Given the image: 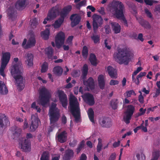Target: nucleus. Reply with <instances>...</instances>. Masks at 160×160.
<instances>
[{
  "label": "nucleus",
  "mask_w": 160,
  "mask_h": 160,
  "mask_svg": "<svg viewBox=\"0 0 160 160\" xmlns=\"http://www.w3.org/2000/svg\"><path fill=\"white\" fill-rule=\"evenodd\" d=\"M22 65L21 62L14 65L12 67L11 73L15 80V85L17 87V88L19 91H21L25 87V82L21 75Z\"/></svg>",
  "instance_id": "obj_1"
},
{
  "label": "nucleus",
  "mask_w": 160,
  "mask_h": 160,
  "mask_svg": "<svg viewBox=\"0 0 160 160\" xmlns=\"http://www.w3.org/2000/svg\"><path fill=\"white\" fill-rule=\"evenodd\" d=\"M113 57L115 60L120 64L128 65L131 59L130 52L126 48H119L114 53Z\"/></svg>",
  "instance_id": "obj_2"
},
{
  "label": "nucleus",
  "mask_w": 160,
  "mask_h": 160,
  "mask_svg": "<svg viewBox=\"0 0 160 160\" xmlns=\"http://www.w3.org/2000/svg\"><path fill=\"white\" fill-rule=\"evenodd\" d=\"M70 111L75 118V121L78 122L80 118V110L79 104L77 99L74 97H71L69 99Z\"/></svg>",
  "instance_id": "obj_3"
},
{
  "label": "nucleus",
  "mask_w": 160,
  "mask_h": 160,
  "mask_svg": "<svg viewBox=\"0 0 160 160\" xmlns=\"http://www.w3.org/2000/svg\"><path fill=\"white\" fill-rule=\"evenodd\" d=\"M88 66L87 64H85L83 67L81 78L83 79V84L87 87V88L91 90H92L95 88L94 82L93 78L90 77L87 81H85V80L88 74Z\"/></svg>",
  "instance_id": "obj_4"
},
{
  "label": "nucleus",
  "mask_w": 160,
  "mask_h": 160,
  "mask_svg": "<svg viewBox=\"0 0 160 160\" xmlns=\"http://www.w3.org/2000/svg\"><path fill=\"white\" fill-rule=\"evenodd\" d=\"M51 94L49 90L45 87L40 90L39 100L41 105L44 106L49 102Z\"/></svg>",
  "instance_id": "obj_5"
},
{
  "label": "nucleus",
  "mask_w": 160,
  "mask_h": 160,
  "mask_svg": "<svg viewBox=\"0 0 160 160\" xmlns=\"http://www.w3.org/2000/svg\"><path fill=\"white\" fill-rule=\"evenodd\" d=\"M113 8L115 11L116 16L117 18L122 19L124 25L127 27V22L124 17L123 12L124 9L123 4L120 2L117 5L116 7L114 8Z\"/></svg>",
  "instance_id": "obj_6"
},
{
  "label": "nucleus",
  "mask_w": 160,
  "mask_h": 160,
  "mask_svg": "<svg viewBox=\"0 0 160 160\" xmlns=\"http://www.w3.org/2000/svg\"><path fill=\"white\" fill-rule=\"evenodd\" d=\"M10 58V54L9 52H5L3 54L2 61L0 67V75L4 77L5 75L4 73V69L8 64Z\"/></svg>",
  "instance_id": "obj_7"
},
{
  "label": "nucleus",
  "mask_w": 160,
  "mask_h": 160,
  "mask_svg": "<svg viewBox=\"0 0 160 160\" xmlns=\"http://www.w3.org/2000/svg\"><path fill=\"white\" fill-rule=\"evenodd\" d=\"M92 26L94 32L96 33L99 27H101L103 23L102 18L97 14H95L92 16Z\"/></svg>",
  "instance_id": "obj_8"
},
{
  "label": "nucleus",
  "mask_w": 160,
  "mask_h": 160,
  "mask_svg": "<svg viewBox=\"0 0 160 160\" xmlns=\"http://www.w3.org/2000/svg\"><path fill=\"white\" fill-rule=\"evenodd\" d=\"M58 95L60 102L62 106L65 109H67L68 105V98L66 94L63 91L58 90L57 92Z\"/></svg>",
  "instance_id": "obj_9"
},
{
  "label": "nucleus",
  "mask_w": 160,
  "mask_h": 160,
  "mask_svg": "<svg viewBox=\"0 0 160 160\" xmlns=\"http://www.w3.org/2000/svg\"><path fill=\"white\" fill-rule=\"evenodd\" d=\"M27 42V39L24 38L22 44V47L25 49H27L34 46L36 43L35 38L34 36H32L30 37L26 44Z\"/></svg>",
  "instance_id": "obj_10"
},
{
  "label": "nucleus",
  "mask_w": 160,
  "mask_h": 160,
  "mask_svg": "<svg viewBox=\"0 0 160 160\" xmlns=\"http://www.w3.org/2000/svg\"><path fill=\"white\" fill-rule=\"evenodd\" d=\"M65 35L63 32H59L55 37L56 45L58 48H59L64 43Z\"/></svg>",
  "instance_id": "obj_11"
},
{
  "label": "nucleus",
  "mask_w": 160,
  "mask_h": 160,
  "mask_svg": "<svg viewBox=\"0 0 160 160\" xmlns=\"http://www.w3.org/2000/svg\"><path fill=\"white\" fill-rule=\"evenodd\" d=\"M50 124L54 125L58 121L60 115L59 111L49 112Z\"/></svg>",
  "instance_id": "obj_12"
},
{
  "label": "nucleus",
  "mask_w": 160,
  "mask_h": 160,
  "mask_svg": "<svg viewBox=\"0 0 160 160\" xmlns=\"http://www.w3.org/2000/svg\"><path fill=\"white\" fill-rule=\"evenodd\" d=\"M84 102L89 106H92L95 104V100L92 95L90 93H84L82 95Z\"/></svg>",
  "instance_id": "obj_13"
},
{
  "label": "nucleus",
  "mask_w": 160,
  "mask_h": 160,
  "mask_svg": "<svg viewBox=\"0 0 160 160\" xmlns=\"http://www.w3.org/2000/svg\"><path fill=\"white\" fill-rule=\"evenodd\" d=\"M31 123L30 125L29 130L31 132H34L38 128V122H40L38 118L34 115L31 116Z\"/></svg>",
  "instance_id": "obj_14"
},
{
  "label": "nucleus",
  "mask_w": 160,
  "mask_h": 160,
  "mask_svg": "<svg viewBox=\"0 0 160 160\" xmlns=\"http://www.w3.org/2000/svg\"><path fill=\"white\" fill-rule=\"evenodd\" d=\"M21 149L22 151L26 152H29L31 150V142L29 140L24 139L21 143Z\"/></svg>",
  "instance_id": "obj_15"
},
{
  "label": "nucleus",
  "mask_w": 160,
  "mask_h": 160,
  "mask_svg": "<svg viewBox=\"0 0 160 160\" xmlns=\"http://www.w3.org/2000/svg\"><path fill=\"white\" fill-rule=\"evenodd\" d=\"M99 123L102 127L109 128L112 126L111 119L108 118L103 117L99 119Z\"/></svg>",
  "instance_id": "obj_16"
},
{
  "label": "nucleus",
  "mask_w": 160,
  "mask_h": 160,
  "mask_svg": "<svg viewBox=\"0 0 160 160\" xmlns=\"http://www.w3.org/2000/svg\"><path fill=\"white\" fill-rule=\"evenodd\" d=\"M59 10V5H57L49 11L47 16L51 20L54 19L56 17Z\"/></svg>",
  "instance_id": "obj_17"
},
{
  "label": "nucleus",
  "mask_w": 160,
  "mask_h": 160,
  "mask_svg": "<svg viewBox=\"0 0 160 160\" xmlns=\"http://www.w3.org/2000/svg\"><path fill=\"white\" fill-rule=\"evenodd\" d=\"M72 8V6L71 5L64 7L60 12V17L64 19L71 11Z\"/></svg>",
  "instance_id": "obj_18"
},
{
  "label": "nucleus",
  "mask_w": 160,
  "mask_h": 160,
  "mask_svg": "<svg viewBox=\"0 0 160 160\" xmlns=\"http://www.w3.org/2000/svg\"><path fill=\"white\" fill-rule=\"evenodd\" d=\"M81 19L80 17L77 14L72 15L70 17L72 27H74L77 25L80 22Z\"/></svg>",
  "instance_id": "obj_19"
},
{
  "label": "nucleus",
  "mask_w": 160,
  "mask_h": 160,
  "mask_svg": "<svg viewBox=\"0 0 160 160\" xmlns=\"http://www.w3.org/2000/svg\"><path fill=\"white\" fill-rule=\"evenodd\" d=\"M26 0H18L15 5V8L18 10H22L26 7Z\"/></svg>",
  "instance_id": "obj_20"
},
{
  "label": "nucleus",
  "mask_w": 160,
  "mask_h": 160,
  "mask_svg": "<svg viewBox=\"0 0 160 160\" xmlns=\"http://www.w3.org/2000/svg\"><path fill=\"white\" fill-rule=\"evenodd\" d=\"M57 138L58 142H60L61 143L65 142L67 140V132L65 131L62 132L58 135Z\"/></svg>",
  "instance_id": "obj_21"
},
{
  "label": "nucleus",
  "mask_w": 160,
  "mask_h": 160,
  "mask_svg": "<svg viewBox=\"0 0 160 160\" xmlns=\"http://www.w3.org/2000/svg\"><path fill=\"white\" fill-rule=\"evenodd\" d=\"M9 122L8 117L4 114L0 113V127L2 128L7 125Z\"/></svg>",
  "instance_id": "obj_22"
},
{
  "label": "nucleus",
  "mask_w": 160,
  "mask_h": 160,
  "mask_svg": "<svg viewBox=\"0 0 160 160\" xmlns=\"http://www.w3.org/2000/svg\"><path fill=\"white\" fill-rule=\"evenodd\" d=\"M74 156L73 151L68 149L66 151L63 157V160H70Z\"/></svg>",
  "instance_id": "obj_23"
},
{
  "label": "nucleus",
  "mask_w": 160,
  "mask_h": 160,
  "mask_svg": "<svg viewBox=\"0 0 160 160\" xmlns=\"http://www.w3.org/2000/svg\"><path fill=\"white\" fill-rule=\"evenodd\" d=\"M107 71L109 75L112 78L115 79L117 78L116 71L112 67L108 66L107 68Z\"/></svg>",
  "instance_id": "obj_24"
},
{
  "label": "nucleus",
  "mask_w": 160,
  "mask_h": 160,
  "mask_svg": "<svg viewBox=\"0 0 160 160\" xmlns=\"http://www.w3.org/2000/svg\"><path fill=\"white\" fill-rule=\"evenodd\" d=\"M26 55L25 58L26 59V62L27 65L30 67L32 66L33 65V55L31 53H28Z\"/></svg>",
  "instance_id": "obj_25"
},
{
  "label": "nucleus",
  "mask_w": 160,
  "mask_h": 160,
  "mask_svg": "<svg viewBox=\"0 0 160 160\" xmlns=\"http://www.w3.org/2000/svg\"><path fill=\"white\" fill-rule=\"evenodd\" d=\"M98 80L100 88L102 90L104 89L105 86V81L104 75L102 74L99 75L98 77Z\"/></svg>",
  "instance_id": "obj_26"
},
{
  "label": "nucleus",
  "mask_w": 160,
  "mask_h": 160,
  "mask_svg": "<svg viewBox=\"0 0 160 160\" xmlns=\"http://www.w3.org/2000/svg\"><path fill=\"white\" fill-rule=\"evenodd\" d=\"M16 12L12 7H9L8 10V15L9 18L13 20L16 17Z\"/></svg>",
  "instance_id": "obj_27"
},
{
  "label": "nucleus",
  "mask_w": 160,
  "mask_h": 160,
  "mask_svg": "<svg viewBox=\"0 0 160 160\" xmlns=\"http://www.w3.org/2000/svg\"><path fill=\"white\" fill-rule=\"evenodd\" d=\"M8 89L4 82L0 81V93L3 95H5L8 93Z\"/></svg>",
  "instance_id": "obj_28"
},
{
  "label": "nucleus",
  "mask_w": 160,
  "mask_h": 160,
  "mask_svg": "<svg viewBox=\"0 0 160 160\" xmlns=\"http://www.w3.org/2000/svg\"><path fill=\"white\" fill-rule=\"evenodd\" d=\"M11 130L13 134L15 137H18L21 132V129L16 126H13L11 128Z\"/></svg>",
  "instance_id": "obj_29"
},
{
  "label": "nucleus",
  "mask_w": 160,
  "mask_h": 160,
  "mask_svg": "<svg viewBox=\"0 0 160 160\" xmlns=\"http://www.w3.org/2000/svg\"><path fill=\"white\" fill-rule=\"evenodd\" d=\"M113 30L114 33L116 34L120 32L121 26L116 22H112L111 23Z\"/></svg>",
  "instance_id": "obj_30"
},
{
  "label": "nucleus",
  "mask_w": 160,
  "mask_h": 160,
  "mask_svg": "<svg viewBox=\"0 0 160 160\" xmlns=\"http://www.w3.org/2000/svg\"><path fill=\"white\" fill-rule=\"evenodd\" d=\"M64 19L60 17V18L55 21L54 23L52 24V26L55 28H59L63 22Z\"/></svg>",
  "instance_id": "obj_31"
},
{
  "label": "nucleus",
  "mask_w": 160,
  "mask_h": 160,
  "mask_svg": "<svg viewBox=\"0 0 160 160\" xmlns=\"http://www.w3.org/2000/svg\"><path fill=\"white\" fill-rule=\"evenodd\" d=\"M140 24L144 28L146 29H150L151 25L149 22L144 19L141 20L139 21Z\"/></svg>",
  "instance_id": "obj_32"
},
{
  "label": "nucleus",
  "mask_w": 160,
  "mask_h": 160,
  "mask_svg": "<svg viewBox=\"0 0 160 160\" xmlns=\"http://www.w3.org/2000/svg\"><path fill=\"white\" fill-rule=\"evenodd\" d=\"M63 71L62 68L59 66H55L53 69V72L54 73L58 76H60L62 75Z\"/></svg>",
  "instance_id": "obj_33"
},
{
  "label": "nucleus",
  "mask_w": 160,
  "mask_h": 160,
  "mask_svg": "<svg viewBox=\"0 0 160 160\" xmlns=\"http://www.w3.org/2000/svg\"><path fill=\"white\" fill-rule=\"evenodd\" d=\"M49 34V30L48 28H46L44 31L41 32V35L44 40H47L48 39Z\"/></svg>",
  "instance_id": "obj_34"
},
{
  "label": "nucleus",
  "mask_w": 160,
  "mask_h": 160,
  "mask_svg": "<svg viewBox=\"0 0 160 160\" xmlns=\"http://www.w3.org/2000/svg\"><path fill=\"white\" fill-rule=\"evenodd\" d=\"M91 38L95 44H98L100 43V37L99 35L93 34L91 36Z\"/></svg>",
  "instance_id": "obj_35"
},
{
  "label": "nucleus",
  "mask_w": 160,
  "mask_h": 160,
  "mask_svg": "<svg viewBox=\"0 0 160 160\" xmlns=\"http://www.w3.org/2000/svg\"><path fill=\"white\" fill-rule=\"evenodd\" d=\"M97 58L95 54H91L89 58V61L91 64L93 66H96L97 64Z\"/></svg>",
  "instance_id": "obj_36"
},
{
  "label": "nucleus",
  "mask_w": 160,
  "mask_h": 160,
  "mask_svg": "<svg viewBox=\"0 0 160 160\" xmlns=\"http://www.w3.org/2000/svg\"><path fill=\"white\" fill-rule=\"evenodd\" d=\"M88 114L90 121L94 123V112L92 108H90L88 110Z\"/></svg>",
  "instance_id": "obj_37"
},
{
  "label": "nucleus",
  "mask_w": 160,
  "mask_h": 160,
  "mask_svg": "<svg viewBox=\"0 0 160 160\" xmlns=\"http://www.w3.org/2000/svg\"><path fill=\"white\" fill-rule=\"evenodd\" d=\"M46 53L49 59H51L52 57L53 50L51 47H48L46 50Z\"/></svg>",
  "instance_id": "obj_38"
},
{
  "label": "nucleus",
  "mask_w": 160,
  "mask_h": 160,
  "mask_svg": "<svg viewBox=\"0 0 160 160\" xmlns=\"http://www.w3.org/2000/svg\"><path fill=\"white\" fill-rule=\"evenodd\" d=\"M135 110V107L132 105H128L127 107V109L126 111V113L132 115Z\"/></svg>",
  "instance_id": "obj_39"
},
{
  "label": "nucleus",
  "mask_w": 160,
  "mask_h": 160,
  "mask_svg": "<svg viewBox=\"0 0 160 160\" xmlns=\"http://www.w3.org/2000/svg\"><path fill=\"white\" fill-rule=\"evenodd\" d=\"M48 62H44L41 66V71L42 73L46 72L48 69Z\"/></svg>",
  "instance_id": "obj_40"
},
{
  "label": "nucleus",
  "mask_w": 160,
  "mask_h": 160,
  "mask_svg": "<svg viewBox=\"0 0 160 160\" xmlns=\"http://www.w3.org/2000/svg\"><path fill=\"white\" fill-rule=\"evenodd\" d=\"M88 47L86 46H84L82 48V55L83 57L85 58H87L88 55Z\"/></svg>",
  "instance_id": "obj_41"
},
{
  "label": "nucleus",
  "mask_w": 160,
  "mask_h": 160,
  "mask_svg": "<svg viewBox=\"0 0 160 160\" xmlns=\"http://www.w3.org/2000/svg\"><path fill=\"white\" fill-rule=\"evenodd\" d=\"M118 99H115L111 101L110 104L112 109L115 110L118 108Z\"/></svg>",
  "instance_id": "obj_42"
},
{
  "label": "nucleus",
  "mask_w": 160,
  "mask_h": 160,
  "mask_svg": "<svg viewBox=\"0 0 160 160\" xmlns=\"http://www.w3.org/2000/svg\"><path fill=\"white\" fill-rule=\"evenodd\" d=\"M160 156L159 152L155 151L153 152L152 154V157L151 160H157Z\"/></svg>",
  "instance_id": "obj_43"
},
{
  "label": "nucleus",
  "mask_w": 160,
  "mask_h": 160,
  "mask_svg": "<svg viewBox=\"0 0 160 160\" xmlns=\"http://www.w3.org/2000/svg\"><path fill=\"white\" fill-rule=\"evenodd\" d=\"M84 143L85 141L84 140H82L80 142L78 148L76 150L77 154H78L80 152L82 148L84 147Z\"/></svg>",
  "instance_id": "obj_44"
},
{
  "label": "nucleus",
  "mask_w": 160,
  "mask_h": 160,
  "mask_svg": "<svg viewBox=\"0 0 160 160\" xmlns=\"http://www.w3.org/2000/svg\"><path fill=\"white\" fill-rule=\"evenodd\" d=\"M98 142L97 147V152L99 153L102 149V140L100 138H98Z\"/></svg>",
  "instance_id": "obj_45"
},
{
  "label": "nucleus",
  "mask_w": 160,
  "mask_h": 160,
  "mask_svg": "<svg viewBox=\"0 0 160 160\" xmlns=\"http://www.w3.org/2000/svg\"><path fill=\"white\" fill-rule=\"evenodd\" d=\"M40 160H49L48 153L46 152H43L40 158Z\"/></svg>",
  "instance_id": "obj_46"
},
{
  "label": "nucleus",
  "mask_w": 160,
  "mask_h": 160,
  "mask_svg": "<svg viewBox=\"0 0 160 160\" xmlns=\"http://www.w3.org/2000/svg\"><path fill=\"white\" fill-rule=\"evenodd\" d=\"M132 115L127 114L126 116L123 118V120L126 124L130 123V120L131 119Z\"/></svg>",
  "instance_id": "obj_47"
},
{
  "label": "nucleus",
  "mask_w": 160,
  "mask_h": 160,
  "mask_svg": "<svg viewBox=\"0 0 160 160\" xmlns=\"http://www.w3.org/2000/svg\"><path fill=\"white\" fill-rule=\"evenodd\" d=\"M136 157L137 160H145L146 158L144 154L142 153L141 154L139 153H137Z\"/></svg>",
  "instance_id": "obj_48"
},
{
  "label": "nucleus",
  "mask_w": 160,
  "mask_h": 160,
  "mask_svg": "<svg viewBox=\"0 0 160 160\" xmlns=\"http://www.w3.org/2000/svg\"><path fill=\"white\" fill-rule=\"evenodd\" d=\"M31 24V27L32 28H34L36 27V26L38 24V22L37 19L36 18H34L32 20Z\"/></svg>",
  "instance_id": "obj_49"
},
{
  "label": "nucleus",
  "mask_w": 160,
  "mask_h": 160,
  "mask_svg": "<svg viewBox=\"0 0 160 160\" xmlns=\"http://www.w3.org/2000/svg\"><path fill=\"white\" fill-rule=\"evenodd\" d=\"M126 93L127 97H130L132 95H133L134 96H136V95L135 92L133 90L127 91Z\"/></svg>",
  "instance_id": "obj_50"
},
{
  "label": "nucleus",
  "mask_w": 160,
  "mask_h": 160,
  "mask_svg": "<svg viewBox=\"0 0 160 160\" xmlns=\"http://www.w3.org/2000/svg\"><path fill=\"white\" fill-rule=\"evenodd\" d=\"M56 104L53 103L50 107L49 112L58 111V109L56 108Z\"/></svg>",
  "instance_id": "obj_51"
},
{
  "label": "nucleus",
  "mask_w": 160,
  "mask_h": 160,
  "mask_svg": "<svg viewBox=\"0 0 160 160\" xmlns=\"http://www.w3.org/2000/svg\"><path fill=\"white\" fill-rule=\"evenodd\" d=\"M135 75H134L133 74L132 75V81L133 82H135L137 85H138L139 83V79L137 78V76L136 78H135L134 77Z\"/></svg>",
  "instance_id": "obj_52"
},
{
  "label": "nucleus",
  "mask_w": 160,
  "mask_h": 160,
  "mask_svg": "<svg viewBox=\"0 0 160 160\" xmlns=\"http://www.w3.org/2000/svg\"><path fill=\"white\" fill-rule=\"evenodd\" d=\"M135 75H134L133 74L132 75V81L133 82H135L137 85H138L139 83V79L137 78V76L136 78H135L134 77Z\"/></svg>",
  "instance_id": "obj_53"
},
{
  "label": "nucleus",
  "mask_w": 160,
  "mask_h": 160,
  "mask_svg": "<svg viewBox=\"0 0 160 160\" xmlns=\"http://www.w3.org/2000/svg\"><path fill=\"white\" fill-rule=\"evenodd\" d=\"M80 75V72L79 70H75L72 72V75L73 77H77Z\"/></svg>",
  "instance_id": "obj_54"
},
{
  "label": "nucleus",
  "mask_w": 160,
  "mask_h": 160,
  "mask_svg": "<svg viewBox=\"0 0 160 160\" xmlns=\"http://www.w3.org/2000/svg\"><path fill=\"white\" fill-rule=\"evenodd\" d=\"M73 38V36H69L67 40V43H68L69 45H70L72 44V41Z\"/></svg>",
  "instance_id": "obj_55"
},
{
  "label": "nucleus",
  "mask_w": 160,
  "mask_h": 160,
  "mask_svg": "<svg viewBox=\"0 0 160 160\" xmlns=\"http://www.w3.org/2000/svg\"><path fill=\"white\" fill-rule=\"evenodd\" d=\"M144 11L145 13L148 17L151 18H152L151 13L148 10V8H145Z\"/></svg>",
  "instance_id": "obj_56"
},
{
  "label": "nucleus",
  "mask_w": 160,
  "mask_h": 160,
  "mask_svg": "<svg viewBox=\"0 0 160 160\" xmlns=\"http://www.w3.org/2000/svg\"><path fill=\"white\" fill-rule=\"evenodd\" d=\"M119 82L118 81L112 79L109 82V84L110 85H117L118 84Z\"/></svg>",
  "instance_id": "obj_57"
},
{
  "label": "nucleus",
  "mask_w": 160,
  "mask_h": 160,
  "mask_svg": "<svg viewBox=\"0 0 160 160\" xmlns=\"http://www.w3.org/2000/svg\"><path fill=\"white\" fill-rule=\"evenodd\" d=\"M139 111L140 112L138 113V116H142L144 115L145 113L146 109H144L142 108H141L140 109Z\"/></svg>",
  "instance_id": "obj_58"
},
{
  "label": "nucleus",
  "mask_w": 160,
  "mask_h": 160,
  "mask_svg": "<svg viewBox=\"0 0 160 160\" xmlns=\"http://www.w3.org/2000/svg\"><path fill=\"white\" fill-rule=\"evenodd\" d=\"M116 158V154L115 152L111 154L108 160H115Z\"/></svg>",
  "instance_id": "obj_59"
},
{
  "label": "nucleus",
  "mask_w": 160,
  "mask_h": 160,
  "mask_svg": "<svg viewBox=\"0 0 160 160\" xmlns=\"http://www.w3.org/2000/svg\"><path fill=\"white\" fill-rule=\"evenodd\" d=\"M77 141L75 140H74L72 141L71 142L69 143V145L71 147H74L77 144Z\"/></svg>",
  "instance_id": "obj_60"
},
{
  "label": "nucleus",
  "mask_w": 160,
  "mask_h": 160,
  "mask_svg": "<svg viewBox=\"0 0 160 160\" xmlns=\"http://www.w3.org/2000/svg\"><path fill=\"white\" fill-rule=\"evenodd\" d=\"M138 101L141 104L144 102V98L142 95H139L138 96Z\"/></svg>",
  "instance_id": "obj_61"
},
{
  "label": "nucleus",
  "mask_w": 160,
  "mask_h": 160,
  "mask_svg": "<svg viewBox=\"0 0 160 160\" xmlns=\"http://www.w3.org/2000/svg\"><path fill=\"white\" fill-rule=\"evenodd\" d=\"M146 74V72H141L137 76V78H142V77L145 76Z\"/></svg>",
  "instance_id": "obj_62"
},
{
  "label": "nucleus",
  "mask_w": 160,
  "mask_h": 160,
  "mask_svg": "<svg viewBox=\"0 0 160 160\" xmlns=\"http://www.w3.org/2000/svg\"><path fill=\"white\" fill-rule=\"evenodd\" d=\"M120 140H118V142H114L113 144V147L114 148H116L118 147L120 145Z\"/></svg>",
  "instance_id": "obj_63"
},
{
  "label": "nucleus",
  "mask_w": 160,
  "mask_h": 160,
  "mask_svg": "<svg viewBox=\"0 0 160 160\" xmlns=\"http://www.w3.org/2000/svg\"><path fill=\"white\" fill-rule=\"evenodd\" d=\"M87 159L86 155L84 153H82L80 157L79 160H86Z\"/></svg>",
  "instance_id": "obj_64"
}]
</instances>
